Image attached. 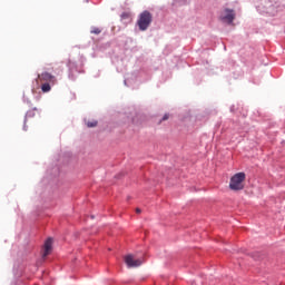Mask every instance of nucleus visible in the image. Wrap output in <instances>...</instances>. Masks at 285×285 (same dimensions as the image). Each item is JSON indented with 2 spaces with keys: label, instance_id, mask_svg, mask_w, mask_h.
<instances>
[{
  "label": "nucleus",
  "instance_id": "1",
  "mask_svg": "<svg viewBox=\"0 0 285 285\" xmlns=\"http://www.w3.org/2000/svg\"><path fill=\"white\" fill-rule=\"evenodd\" d=\"M150 23H153V13L150 11H142L137 20V26L141 32H145L147 28H150Z\"/></svg>",
  "mask_w": 285,
  "mask_h": 285
},
{
  "label": "nucleus",
  "instance_id": "2",
  "mask_svg": "<svg viewBox=\"0 0 285 285\" xmlns=\"http://www.w3.org/2000/svg\"><path fill=\"white\" fill-rule=\"evenodd\" d=\"M244 181H246V174L237 173L230 178V181H229L230 190H244Z\"/></svg>",
  "mask_w": 285,
  "mask_h": 285
},
{
  "label": "nucleus",
  "instance_id": "3",
  "mask_svg": "<svg viewBox=\"0 0 285 285\" xmlns=\"http://www.w3.org/2000/svg\"><path fill=\"white\" fill-rule=\"evenodd\" d=\"M37 83H51V86H55L57 83V77L52 76L50 72H42L38 75Z\"/></svg>",
  "mask_w": 285,
  "mask_h": 285
},
{
  "label": "nucleus",
  "instance_id": "4",
  "mask_svg": "<svg viewBox=\"0 0 285 285\" xmlns=\"http://www.w3.org/2000/svg\"><path fill=\"white\" fill-rule=\"evenodd\" d=\"M220 21H223V23H233V21H235V10L233 9H225L220 12V17H219Z\"/></svg>",
  "mask_w": 285,
  "mask_h": 285
},
{
  "label": "nucleus",
  "instance_id": "5",
  "mask_svg": "<svg viewBox=\"0 0 285 285\" xmlns=\"http://www.w3.org/2000/svg\"><path fill=\"white\" fill-rule=\"evenodd\" d=\"M125 264L128 266V268H139V266L144 264V261H141L140 258L135 259V256L129 254L125 256Z\"/></svg>",
  "mask_w": 285,
  "mask_h": 285
},
{
  "label": "nucleus",
  "instance_id": "6",
  "mask_svg": "<svg viewBox=\"0 0 285 285\" xmlns=\"http://www.w3.org/2000/svg\"><path fill=\"white\" fill-rule=\"evenodd\" d=\"M52 253V238H48L43 245L42 257L46 259Z\"/></svg>",
  "mask_w": 285,
  "mask_h": 285
},
{
  "label": "nucleus",
  "instance_id": "7",
  "mask_svg": "<svg viewBox=\"0 0 285 285\" xmlns=\"http://www.w3.org/2000/svg\"><path fill=\"white\" fill-rule=\"evenodd\" d=\"M42 92H50L52 90V82H40Z\"/></svg>",
  "mask_w": 285,
  "mask_h": 285
},
{
  "label": "nucleus",
  "instance_id": "8",
  "mask_svg": "<svg viewBox=\"0 0 285 285\" xmlns=\"http://www.w3.org/2000/svg\"><path fill=\"white\" fill-rule=\"evenodd\" d=\"M91 35H101V29L97 27H92L90 30Z\"/></svg>",
  "mask_w": 285,
  "mask_h": 285
},
{
  "label": "nucleus",
  "instance_id": "9",
  "mask_svg": "<svg viewBox=\"0 0 285 285\" xmlns=\"http://www.w3.org/2000/svg\"><path fill=\"white\" fill-rule=\"evenodd\" d=\"M97 120L87 121V128H96Z\"/></svg>",
  "mask_w": 285,
  "mask_h": 285
},
{
  "label": "nucleus",
  "instance_id": "10",
  "mask_svg": "<svg viewBox=\"0 0 285 285\" xmlns=\"http://www.w3.org/2000/svg\"><path fill=\"white\" fill-rule=\"evenodd\" d=\"M35 112H37V108H33L32 110H29V111L27 112V117H29V118L35 117Z\"/></svg>",
  "mask_w": 285,
  "mask_h": 285
},
{
  "label": "nucleus",
  "instance_id": "11",
  "mask_svg": "<svg viewBox=\"0 0 285 285\" xmlns=\"http://www.w3.org/2000/svg\"><path fill=\"white\" fill-rule=\"evenodd\" d=\"M168 119H170V115L169 114H165L163 119L159 120V124H161V121H168Z\"/></svg>",
  "mask_w": 285,
  "mask_h": 285
},
{
  "label": "nucleus",
  "instance_id": "12",
  "mask_svg": "<svg viewBox=\"0 0 285 285\" xmlns=\"http://www.w3.org/2000/svg\"><path fill=\"white\" fill-rule=\"evenodd\" d=\"M121 19H128V13H122Z\"/></svg>",
  "mask_w": 285,
  "mask_h": 285
},
{
  "label": "nucleus",
  "instance_id": "13",
  "mask_svg": "<svg viewBox=\"0 0 285 285\" xmlns=\"http://www.w3.org/2000/svg\"><path fill=\"white\" fill-rule=\"evenodd\" d=\"M136 213L139 215L141 213L140 208H136Z\"/></svg>",
  "mask_w": 285,
  "mask_h": 285
}]
</instances>
